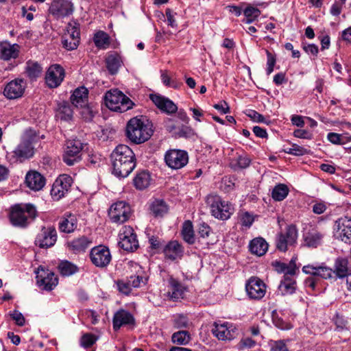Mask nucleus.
<instances>
[{
	"label": "nucleus",
	"mask_w": 351,
	"mask_h": 351,
	"mask_svg": "<svg viewBox=\"0 0 351 351\" xmlns=\"http://www.w3.org/2000/svg\"><path fill=\"white\" fill-rule=\"evenodd\" d=\"M88 90L86 88L79 87L73 91L71 97V101L77 108H86L88 104ZM84 110L92 113L88 108H84Z\"/></svg>",
	"instance_id": "23"
},
{
	"label": "nucleus",
	"mask_w": 351,
	"mask_h": 351,
	"mask_svg": "<svg viewBox=\"0 0 351 351\" xmlns=\"http://www.w3.org/2000/svg\"><path fill=\"white\" fill-rule=\"evenodd\" d=\"M245 114L255 122L267 123L265 118L256 110L251 109L247 110Z\"/></svg>",
	"instance_id": "57"
},
{
	"label": "nucleus",
	"mask_w": 351,
	"mask_h": 351,
	"mask_svg": "<svg viewBox=\"0 0 351 351\" xmlns=\"http://www.w3.org/2000/svg\"><path fill=\"white\" fill-rule=\"evenodd\" d=\"M42 72V68L39 64L34 62H28L26 66V73L31 79L37 78Z\"/></svg>",
	"instance_id": "47"
},
{
	"label": "nucleus",
	"mask_w": 351,
	"mask_h": 351,
	"mask_svg": "<svg viewBox=\"0 0 351 351\" xmlns=\"http://www.w3.org/2000/svg\"><path fill=\"white\" fill-rule=\"evenodd\" d=\"M95 45L100 49H106L110 45L108 34L103 31H99L94 36Z\"/></svg>",
	"instance_id": "40"
},
{
	"label": "nucleus",
	"mask_w": 351,
	"mask_h": 351,
	"mask_svg": "<svg viewBox=\"0 0 351 351\" xmlns=\"http://www.w3.org/2000/svg\"><path fill=\"white\" fill-rule=\"evenodd\" d=\"M58 112L61 119L68 120L73 116V110L68 102H62L59 106Z\"/></svg>",
	"instance_id": "49"
},
{
	"label": "nucleus",
	"mask_w": 351,
	"mask_h": 351,
	"mask_svg": "<svg viewBox=\"0 0 351 351\" xmlns=\"http://www.w3.org/2000/svg\"><path fill=\"white\" fill-rule=\"evenodd\" d=\"M249 247L252 254L261 256L267 251L268 244L265 239L258 237L251 241Z\"/></svg>",
	"instance_id": "34"
},
{
	"label": "nucleus",
	"mask_w": 351,
	"mask_h": 351,
	"mask_svg": "<svg viewBox=\"0 0 351 351\" xmlns=\"http://www.w3.org/2000/svg\"><path fill=\"white\" fill-rule=\"evenodd\" d=\"M113 328L115 330H119L122 326L133 324L134 319L132 315L127 311L119 310L113 317Z\"/></svg>",
	"instance_id": "27"
},
{
	"label": "nucleus",
	"mask_w": 351,
	"mask_h": 351,
	"mask_svg": "<svg viewBox=\"0 0 351 351\" xmlns=\"http://www.w3.org/2000/svg\"><path fill=\"white\" fill-rule=\"evenodd\" d=\"M184 252L182 246L177 241H170L164 248L165 256L170 260L180 258Z\"/></svg>",
	"instance_id": "33"
},
{
	"label": "nucleus",
	"mask_w": 351,
	"mask_h": 351,
	"mask_svg": "<svg viewBox=\"0 0 351 351\" xmlns=\"http://www.w3.org/2000/svg\"><path fill=\"white\" fill-rule=\"evenodd\" d=\"M182 235L183 239L189 244H193L195 242V235L193 227L191 221H186L183 223Z\"/></svg>",
	"instance_id": "39"
},
{
	"label": "nucleus",
	"mask_w": 351,
	"mask_h": 351,
	"mask_svg": "<svg viewBox=\"0 0 351 351\" xmlns=\"http://www.w3.org/2000/svg\"><path fill=\"white\" fill-rule=\"evenodd\" d=\"M19 46L8 42L0 43V58L4 60L16 59L19 56Z\"/></svg>",
	"instance_id": "29"
},
{
	"label": "nucleus",
	"mask_w": 351,
	"mask_h": 351,
	"mask_svg": "<svg viewBox=\"0 0 351 351\" xmlns=\"http://www.w3.org/2000/svg\"><path fill=\"white\" fill-rule=\"evenodd\" d=\"M335 237L344 243L351 242V219L343 217L335 221Z\"/></svg>",
	"instance_id": "15"
},
{
	"label": "nucleus",
	"mask_w": 351,
	"mask_h": 351,
	"mask_svg": "<svg viewBox=\"0 0 351 351\" xmlns=\"http://www.w3.org/2000/svg\"><path fill=\"white\" fill-rule=\"evenodd\" d=\"M25 183L32 190L39 191L45 186V179L37 171H29L26 175Z\"/></svg>",
	"instance_id": "26"
},
{
	"label": "nucleus",
	"mask_w": 351,
	"mask_h": 351,
	"mask_svg": "<svg viewBox=\"0 0 351 351\" xmlns=\"http://www.w3.org/2000/svg\"><path fill=\"white\" fill-rule=\"evenodd\" d=\"M267 62V74L270 75L274 71L276 64V58L268 50H266Z\"/></svg>",
	"instance_id": "60"
},
{
	"label": "nucleus",
	"mask_w": 351,
	"mask_h": 351,
	"mask_svg": "<svg viewBox=\"0 0 351 351\" xmlns=\"http://www.w3.org/2000/svg\"><path fill=\"white\" fill-rule=\"evenodd\" d=\"M49 11L55 17L61 18L71 14L73 12V6L68 0H53Z\"/></svg>",
	"instance_id": "22"
},
{
	"label": "nucleus",
	"mask_w": 351,
	"mask_h": 351,
	"mask_svg": "<svg viewBox=\"0 0 351 351\" xmlns=\"http://www.w3.org/2000/svg\"><path fill=\"white\" fill-rule=\"evenodd\" d=\"M296 280L290 276L283 277L278 287V294L281 296L293 294L296 291Z\"/></svg>",
	"instance_id": "28"
},
{
	"label": "nucleus",
	"mask_w": 351,
	"mask_h": 351,
	"mask_svg": "<svg viewBox=\"0 0 351 351\" xmlns=\"http://www.w3.org/2000/svg\"><path fill=\"white\" fill-rule=\"evenodd\" d=\"M151 177L148 172L142 171L138 173L134 179V184L136 189L143 190L150 184Z\"/></svg>",
	"instance_id": "37"
},
{
	"label": "nucleus",
	"mask_w": 351,
	"mask_h": 351,
	"mask_svg": "<svg viewBox=\"0 0 351 351\" xmlns=\"http://www.w3.org/2000/svg\"><path fill=\"white\" fill-rule=\"evenodd\" d=\"M128 264L136 272L135 275L130 276L128 279L132 287L138 288L142 285H145L147 282V278L142 276L143 271L141 267L138 263L133 261H130Z\"/></svg>",
	"instance_id": "30"
},
{
	"label": "nucleus",
	"mask_w": 351,
	"mask_h": 351,
	"mask_svg": "<svg viewBox=\"0 0 351 351\" xmlns=\"http://www.w3.org/2000/svg\"><path fill=\"white\" fill-rule=\"evenodd\" d=\"M131 215L130 206L125 201H118L112 204L108 210V217L114 223H125L130 219Z\"/></svg>",
	"instance_id": "7"
},
{
	"label": "nucleus",
	"mask_w": 351,
	"mask_h": 351,
	"mask_svg": "<svg viewBox=\"0 0 351 351\" xmlns=\"http://www.w3.org/2000/svg\"><path fill=\"white\" fill-rule=\"evenodd\" d=\"M80 24L75 21L68 23L62 38L63 47L67 50L75 49L80 43Z\"/></svg>",
	"instance_id": "9"
},
{
	"label": "nucleus",
	"mask_w": 351,
	"mask_h": 351,
	"mask_svg": "<svg viewBox=\"0 0 351 351\" xmlns=\"http://www.w3.org/2000/svg\"><path fill=\"white\" fill-rule=\"evenodd\" d=\"M191 340V334L186 330H179L173 333L171 336V341L177 345H187Z\"/></svg>",
	"instance_id": "38"
},
{
	"label": "nucleus",
	"mask_w": 351,
	"mask_h": 351,
	"mask_svg": "<svg viewBox=\"0 0 351 351\" xmlns=\"http://www.w3.org/2000/svg\"><path fill=\"white\" fill-rule=\"evenodd\" d=\"M239 220L242 230H247L251 227L254 221V217L248 212H241L239 214Z\"/></svg>",
	"instance_id": "46"
},
{
	"label": "nucleus",
	"mask_w": 351,
	"mask_h": 351,
	"mask_svg": "<svg viewBox=\"0 0 351 351\" xmlns=\"http://www.w3.org/2000/svg\"><path fill=\"white\" fill-rule=\"evenodd\" d=\"M91 241L86 237H82L75 239L69 243V247L75 252H84L87 249Z\"/></svg>",
	"instance_id": "35"
},
{
	"label": "nucleus",
	"mask_w": 351,
	"mask_h": 351,
	"mask_svg": "<svg viewBox=\"0 0 351 351\" xmlns=\"http://www.w3.org/2000/svg\"><path fill=\"white\" fill-rule=\"evenodd\" d=\"M298 233L296 226L289 225L285 232H280L276 238V247L281 252H286L289 247L295 246L297 243Z\"/></svg>",
	"instance_id": "8"
},
{
	"label": "nucleus",
	"mask_w": 351,
	"mask_h": 351,
	"mask_svg": "<svg viewBox=\"0 0 351 351\" xmlns=\"http://www.w3.org/2000/svg\"><path fill=\"white\" fill-rule=\"evenodd\" d=\"M213 107L222 114H227L230 112L228 104L225 101L215 104Z\"/></svg>",
	"instance_id": "64"
},
{
	"label": "nucleus",
	"mask_w": 351,
	"mask_h": 351,
	"mask_svg": "<svg viewBox=\"0 0 351 351\" xmlns=\"http://www.w3.org/2000/svg\"><path fill=\"white\" fill-rule=\"evenodd\" d=\"M64 70L59 64L50 66L47 71L45 81L50 88H56L60 85L64 78Z\"/></svg>",
	"instance_id": "21"
},
{
	"label": "nucleus",
	"mask_w": 351,
	"mask_h": 351,
	"mask_svg": "<svg viewBox=\"0 0 351 351\" xmlns=\"http://www.w3.org/2000/svg\"><path fill=\"white\" fill-rule=\"evenodd\" d=\"M150 99L160 110L167 114H172L178 110L177 106L167 97L158 95H151Z\"/></svg>",
	"instance_id": "24"
},
{
	"label": "nucleus",
	"mask_w": 351,
	"mask_h": 351,
	"mask_svg": "<svg viewBox=\"0 0 351 351\" xmlns=\"http://www.w3.org/2000/svg\"><path fill=\"white\" fill-rule=\"evenodd\" d=\"M333 271L331 269L326 267H319L317 271V276L324 279L330 278L332 276Z\"/></svg>",
	"instance_id": "61"
},
{
	"label": "nucleus",
	"mask_w": 351,
	"mask_h": 351,
	"mask_svg": "<svg viewBox=\"0 0 351 351\" xmlns=\"http://www.w3.org/2000/svg\"><path fill=\"white\" fill-rule=\"evenodd\" d=\"M27 88V82L23 78H15L5 84L3 95L9 100L21 98Z\"/></svg>",
	"instance_id": "13"
},
{
	"label": "nucleus",
	"mask_w": 351,
	"mask_h": 351,
	"mask_svg": "<svg viewBox=\"0 0 351 351\" xmlns=\"http://www.w3.org/2000/svg\"><path fill=\"white\" fill-rule=\"evenodd\" d=\"M289 188L284 184H277L272 190L271 196L276 201L283 200L289 193Z\"/></svg>",
	"instance_id": "42"
},
{
	"label": "nucleus",
	"mask_w": 351,
	"mask_h": 351,
	"mask_svg": "<svg viewBox=\"0 0 351 351\" xmlns=\"http://www.w3.org/2000/svg\"><path fill=\"white\" fill-rule=\"evenodd\" d=\"M347 137L346 135H342L335 132H330L327 135L328 140L336 145H342L346 143L344 138Z\"/></svg>",
	"instance_id": "53"
},
{
	"label": "nucleus",
	"mask_w": 351,
	"mask_h": 351,
	"mask_svg": "<svg viewBox=\"0 0 351 351\" xmlns=\"http://www.w3.org/2000/svg\"><path fill=\"white\" fill-rule=\"evenodd\" d=\"M153 132L152 122L143 117L130 119L126 125V136L135 144H141L148 141Z\"/></svg>",
	"instance_id": "2"
},
{
	"label": "nucleus",
	"mask_w": 351,
	"mask_h": 351,
	"mask_svg": "<svg viewBox=\"0 0 351 351\" xmlns=\"http://www.w3.org/2000/svg\"><path fill=\"white\" fill-rule=\"evenodd\" d=\"M213 335L219 340H232L237 336V328L230 322H215L211 330Z\"/></svg>",
	"instance_id": "16"
},
{
	"label": "nucleus",
	"mask_w": 351,
	"mask_h": 351,
	"mask_svg": "<svg viewBox=\"0 0 351 351\" xmlns=\"http://www.w3.org/2000/svg\"><path fill=\"white\" fill-rule=\"evenodd\" d=\"M287 153L295 156H303L308 153V150L303 147L294 144L287 151Z\"/></svg>",
	"instance_id": "59"
},
{
	"label": "nucleus",
	"mask_w": 351,
	"mask_h": 351,
	"mask_svg": "<svg viewBox=\"0 0 351 351\" xmlns=\"http://www.w3.org/2000/svg\"><path fill=\"white\" fill-rule=\"evenodd\" d=\"M250 159L245 155H241L232 160L231 167L234 169H245L250 164Z\"/></svg>",
	"instance_id": "48"
},
{
	"label": "nucleus",
	"mask_w": 351,
	"mask_h": 351,
	"mask_svg": "<svg viewBox=\"0 0 351 351\" xmlns=\"http://www.w3.org/2000/svg\"><path fill=\"white\" fill-rule=\"evenodd\" d=\"M37 216L36 207L32 204H18L10 212L11 223L17 227H27Z\"/></svg>",
	"instance_id": "3"
},
{
	"label": "nucleus",
	"mask_w": 351,
	"mask_h": 351,
	"mask_svg": "<svg viewBox=\"0 0 351 351\" xmlns=\"http://www.w3.org/2000/svg\"><path fill=\"white\" fill-rule=\"evenodd\" d=\"M90 258L92 263L97 267H105L111 261L112 256L109 249L104 245H98L91 249Z\"/></svg>",
	"instance_id": "14"
},
{
	"label": "nucleus",
	"mask_w": 351,
	"mask_h": 351,
	"mask_svg": "<svg viewBox=\"0 0 351 351\" xmlns=\"http://www.w3.org/2000/svg\"><path fill=\"white\" fill-rule=\"evenodd\" d=\"M206 202L210 206L211 215L216 219L227 220L234 213L232 204L222 199L218 195H208Z\"/></svg>",
	"instance_id": "6"
},
{
	"label": "nucleus",
	"mask_w": 351,
	"mask_h": 351,
	"mask_svg": "<svg viewBox=\"0 0 351 351\" xmlns=\"http://www.w3.org/2000/svg\"><path fill=\"white\" fill-rule=\"evenodd\" d=\"M58 270L62 276H69L75 274L78 269L76 265L69 261H65L60 263Z\"/></svg>",
	"instance_id": "43"
},
{
	"label": "nucleus",
	"mask_w": 351,
	"mask_h": 351,
	"mask_svg": "<svg viewBox=\"0 0 351 351\" xmlns=\"http://www.w3.org/2000/svg\"><path fill=\"white\" fill-rule=\"evenodd\" d=\"M150 210L155 217H162L168 212V206L163 200L155 199L150 205Z\"/></svg>",
	"instance_id": "36"
},
{
	"label": "nucleus",
	"mask_w": 351,
	"mask_h": 351,
	"mask_svg": "<svg viewBox=\"0 0 351 351\" xmlns=\"http://www.w3.org/2000/svg\"><path fill=\"white\" fill-rule=\"evenodd\" d=\"M112 173L118 178L127 177L136 167L133 151L125 145H119L111 154Z\"/></svg>",
	"instance_id": "1"
},
{
	"label": "nucleus",
	"mask_w": 351,
	"mask_h": 351,
	"mask_svg": "<svg viewBox=\"0 0 351 351\" xmlns=\"http://www.w3.org/2000/svg\"><path fill=\"white\" fill-rule=\"evenodd\" d=\"M174 327L176 328H186L189 327V320L186 316L178 315L173 322Z\"/></svg>",
	"instance_id": "56"
},
{
	"label": "nucleus",
	"mask_w": 351,
	"mask_h": 351,
	"mask_svg": "<svg viewBox=\"0 0 351 351\" xmlns=\"http://www.w3.org/2000/svg\"><path fill=\"white\" fill-rule=\"evenodd\" d=\"M83 144L80 140H69L66 141L64 154L63 161L69 166L73 165L81 160V153Z\"/></svg>",
	"instance_id": "10"
},
{
	"label": "nucleus",
	"mask_w": 351,
	"mask_h": 351,
	"mask_svg": "<svg viewBox=\"0 0 351 351\" xmlns=\"http://www.w3.org/2000/svg\"><path fill=\"white\" fill-rule=\"evenodd\" d=\"M186 289L180 282L174 278L169 279V285L167 296L173 301L182 299Z\"/></svg>",
	"instance_id": "25"
},
{
	"label": "nucleus",
	"mask_w": 351,
	"mask_h": 351,
	"mask_svg": "<svg viewBox=\"0 0 351 351\" xmlns=\"http://www.w3.org/2000/svg\"><path fill=\"white\" fill-rule=\"evenodd\" d=\"M72 178L67 175L60 176L52 185L51 195L54 200H59L69 191Z\"/></svg>",
	"instance_id": "18"
},
{
	"label": "nucleus",
	"mask_w": 351,
	"mask_h": 351,
	"mask_svg": "<svg viewBox=\"0 0 351 351\" xmlns=\"http://www.w3.org/2000/svg\"><path fill=\"white\" fill-rule=\"evenodd\" d=\"M348 261L346 258H338L335 262V273L339 278H344L350 274L348 267Z\"/></svg>",
	"instance_id": "41"
},
{
	"label": "nucleus",
	"mask_w": 351,
	"mask_h": 351,
	"mask_svg": "<svg viewBox=\"0 0 351 351\" xmlns=\"http://www.w3.org/2000/svg\"><path fill=\"white\" fill-rule=\"evenodd\" d=\"M266 285L263 280L257 277H251L245 285L247 295L252 300H261L266 293Z\"/></svg>",
	"instance_id": "19"
},
{
	"label": "nucleus",
	"mask_w": 351,
	"mask_h": 351,
	"mask_svg": "<svg viewBox=\"0 0 351 351\" xmlns=\"http://www.w3.org/2000/svg\"><path fill=\"white\" fill-rule=\"evenodd\" d=\"M117 287L119 291L125 295L130 294L132 289L128 280L127 281L118 280L117 282Z\"/></svg>",
	"instance_id": "54"
},
{
	"label": "nucleus",
	"mask_w": 351,
	"mask_h": 351,
	"mask_svg": "<svg viewBox=\"0 0 351 351\" xmlns=\"http://www.w3.org/2000/svg\"><path fill=\"white\" fill-rule=\"evenodd\" d=\"M271 351H289L285 341H271L269 343Z\"/></svg>",
	"instance_id": "52"
},
{
	"label": "nucleus",
	"mask_w": 351,
	"mask_h": 351,
	"mask_svg": "<svg viewBox=\"0 0 351 351\" xmlns=\"http://www.w3.org/2000/svg\"><path fill=\"white\" fill-rule=\"evenodd\" d=\"M38 267L37 272V284L38 287L46 291L53 290L58 283V279L54 273Z\"/></svg>",
	"instance_id": "20"
},
{
	"label": "nucleus",
	"mask_w": 351,
	"mask_h": 351,
	"mask_svg": "<svg viewBox=\"0 0 351 351\" xmlns=\"http://www.w3.org/2000/svg\"><path fill=\"white\" fill-rule=\"evenodd\" d=\"M165 127L169 132L176 133L179 125L176 118H167L164 121Z\"/></svg>",
	"instance_id": "55"
},
{
	"label": "nucleus",
	"mask_w": 351,
	"mask_h": 351,
	"mask_svg": "<svg viewBox=\"0 0 351 351\" xmlns=\"http://www.w3.org/2000/svg\"><path fill=\"white\" fill-rule=\"evenodd\" d=\"M10 315L18 326H23L25 324V317L19 311L14 310L12 312L10 313Z\"/></svg>",
	"instance_id": "58"
},
{
	"label": "nucleus",
	"mask_w": 351,
	"mask_h": 351,
	"mask_svg": "<svg viewBox=\"0 0 351 351\" xmlns=\"http://www.w3.org/2000/svg\"><path fill=\"white\" fill-rule=\"evenodd\" d=\"M119 245L127 252H134L138 247V241L134 229L130 226L122 227L119 233Z\"/></svg>",
	"instance_id": "11"
},
{
	"label": "nucleus",
	"mask_w": 351,
	"mask_h": 351,
	"mask_svg": "<svg viewBox=\"0 0 351 351\" xmlns=\"http://www.w3.org/2000/svg\"><path fill=\"white\" fill-rule=\"evenodd\" d=\"M38 137L32 129H27L21 136V143L14 151V156L21 162L32 158L34 154V144Z\"/></svg>",
	"instance_id": "4"
},
{
	"label": "nucleus",
	"mask_w": 351,
	"mask_h": 351,
	"mask_svg": "<svg viewBox=\"0 0 351 351\" xmlns=\"http://www.w3.org/2000/svg\"><path fill=\"white\" fill-rule=\"evenodd\" d=\"M243 14L245 16L247 23H251L254 21L261 14V11L256 7L247 5L243 10Z\"/></svg>",
	"instance_id": "45"
},
{
	"label": "nucleus",
	"mask_w": 351,
	"mask_h": 351,
	"mask_svg": "<svg viewBox=\"0 0 351 351\" xmlns=\"http://www.w3.org/2000/svg\"><path fill=\"white\" fill-rule=\"evenodd\" d=\"M210 232V228L207 224L203 223L199 225L198 233L202 238L208 237Z\"/></svg>",
	"instance_id": "63"
},
{
	"label": "nucleus",
	"mask_w": 351,
	"mask_h": 351,
	"mask_svg": "<svg viewBox=\"0 0 351 351\" xmlns=\"http://www.w3.org/2000/svg\"><path fill=\"white\" fill-rule=\"evenodd\" d=\"M304 51L308 55L317 56L319 52L318 47L315 44H303Z\"/></svg>",
	"instance_id": "62"
},
{
	"label": "nucleus",
	"mask_w": 351,
	"mask_h": 351,
	"mask_svg": "<svg viewBox=\"0 0 351 351\" xmlns=\"http://www.w3.org/2000/svg\"><path fill=\"white\" fill-rule=\"evenodd\" d=\"M77 227V219L75 215L66 213L59 222V230L64 233H71Z\"/></svg>",
	"instance_id": "31"
},
{
	"label": "nucleus",
	"mask_w": 351,
	"mask_h": 351,
	"mask_svg": "<svg viewBox=\"0 0 351 351\" xmlns=\"http://www.w3.org/2000/svg\"><path fill=\"white\" fill-rule=\"evenodd\" d=\"M297 257H293L288 264L286 263L284 271V276H290L293 278L298 271V267L296 265Z\"/></svg>",
	"instance_id": "50"
},
{
	"label": "nucleus",
	"mask_w": 351,
	"mask_h": 351,
	"mask_svg": "<svg viewBox=\"0 0 351 351\" xmlns=\"http://www.w3.org/2000/svg\"><path fill=\"white\" fill-rule=\"evenodd\" d=\"M57 240L56 228L52 226L43 227L35 239V244L40 248H48L53 246Z\"/></svg>",
	"instance_id": "17"
},
{
	"label": "nucleus",
	"mask_w": 351,
	"mask_h": 351,
	"mask_svg": "<svg viewBox=\"0 0 351 351\" xmlns=\"http://www.w3.org/2000/svg\"><path fill=\"white\" fill-rule=\"evenodd\" d=\"M121 58L117 54H112L106 58L107 68L112 74L116 73L121 66Z\"/></svg>",
	"instance_id": "44"
},
{
	"label": "nucleus",
	"mask_w": 351,
	"mask_h": 351,
	"mask_svg": "<svg viewBox=\"0 0 351 351\" xmlns=\"http://www.w3.org/2000/svg\"><path fill=\"white\" fill-rule=\"evenodd\" d=\"M324 234L317 230L313 229L304 234V245L315 248L321 245Z\"/></svg>",
	"instance_id": "32"
},
{
	"label": "nucleus",
	"mask_w": 351,
	"mask_h": 351,
	"mask_svg": "<svg viewBox=\"0 0 351 351\" xmlns=\"http://www.w3.org/2000/svg\"><path fill=\"white\" fill-rule=\"evenodd\" d=\"M98 339V337L90 334H84L81 338V346L84 348H90L92 346Z\"/></svg>",
	"instance_id": "51"
},
{
	"label": "nucleus",
	"mask_w": 351,
	"mask_h": 351,
	"mask_svg": "<svg viewBox=\"0 0 351 351\" xmlns=\"http://www.w3.org/2000/svg\"><path fill=\"white\" fill-rule=\"evenodd\" d=\"M165 161L166 165L171 169H180L187 165L189 155L184 150L169 149L165 154Z\"/></svg>",
	"instance_id": "12"
},
{
	"label": "nucleus",
	"mask_w": 351,
	"mask_h": 351,
	"mask_svg": "<svg viewBox=\"0 0 351 351\" xmlns=\"http://www.w3.org/2000/svg\"><path fill=\"white\" fill-rule=\"evenodd\" d=\"M106 106L112 111L123 112L132 109L133 101L118 89L107 91L104 96Z\"/></svg>",
	"instance_id": "5"
}]
</instances>
